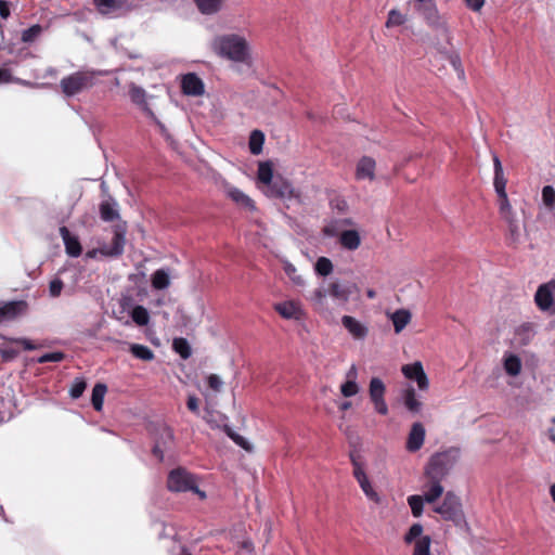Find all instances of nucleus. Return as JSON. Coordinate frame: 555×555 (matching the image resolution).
<instances>
[{"label":"nucleus","mask_w":555,"mask_h":555,"mask_svg":"<svg viewBox=\"0 0 555 555\" xmlns=\"http://www.w3.org/2000/svg\"><path fill=\"white\" fill-rule=\"evenodd\" d=\"M385 390V385L380 378H371L369 386L370 398L374 403L376 412L382 415H386L388 413V406L384 399Z\"/></svg>","instance_id":"9"},{"label":"nucleus","mask_w":555,"mask_h":555,"mask_svg":"<svg viewBox=\"0 0 555 555\" xmlns=\"http://www.w3.org/2000/svg\"><path fill=\"white\" fill-rule=\"evenodd\" d=\"M339 243L348 250H356L361 244V237L356 230H346L340 233Z\"/></svg>","instance_id":"22"},{"label":"nucleus","mask_w":555,"mask_h":555,"mask_svg":"<svg viewBox=\"0 0 555 555\" xmlns=\"http://www.w3.org/2000/svg\"><path fill=\"white\" fill-rule=\"evenodd\" d=\"M106 70L82 69L65 76L60 81L62 92L70 98L93 88L99 77L107 75Z\"/></svg>","instance_id":"2"},{"label":"nucleus","mask_w":555,"mask_h":555,"mask_svg":"<svg viewBox=\"0 0 555 555\" xmlns=\"http://www.w3.org/2000/svg\"><path fill=\"white\" fill-rule=\"evenodd\" d=\"M341 324L354 339L362 340L369 334V328L353 317L344 315Z\"/></svg>","instance_id":"17"},{"label":"nucleus","mask_w":555,"mask_h":555,"mask_svg":"<svg viewBox=\"0 0 555 555\" xmlns=\"http://www.w3.org/2000/svg\"><path fill=\"white\" fill-rule=\"evenodd\" d=\"M340 392L344 397H352L359 392V386L356 380L347 379V382L340 386Z\"/></svg>","instance_id":"51"},{"label":"nucleus","mask_w":555,"mask_h":555,"mask_svg":"<svg viewBox=\"0 0 555 555\" xmlns=\"http://www.w3.org/2000/svg\"><path fill=\"white\" fill-rule=\"evenodd\" d=\"M60 234L63 238L67 255L70 257H79L82 253V247L78 237L73 235L66 227L60 228Z\"/></svg>","instance_id":"18"},{"label":"nucleus","mask_w":555,"mask_h":555,"mask_svg":"<svg viewBox=\"0 0 555 555\" xmlns=\"http://www.w3.org/2000/svg\"><path fill=\"white\" fill-rule=\"evenodd\" d=\"M328 294L336 300L345 304L349 300L351 292L349 287L341 285L338 282H334L328 287Z\"/></svg>","instance_id":"28"},{"label":"nucleus","mask_w":555,"mask_h":555,"mask_svg":"<svg viewBox=\"0 0 555 555\" xmlns=\"http://www.w3.org/2000/svg\"><path fill=\"white\" fill-rule=\"evenodd\" d=\"M42 33V27L39 24L33 25L23 30L21 40L25 43L34 42Z\"/></svg>","instance_id":"44"},{"label":"nucleus","mask_w":555,"mask_h":555,"mask_svg":"<svg viewBox=\"0 0 555 555\" xmlns=\"http://www.w3.org/2000/svg\"><path fill=\"white\" fill-rule=\"evenodd\" d=\"M95 7L102 12L107 13L114 9L119 8L117 0H93Z\"/></svg>","instance_id":"54"},{"label":"nucleus","mask_w":555,"mask_h":555,"mask_svg":"<svg viewBox=\"0 0 555 555\" xmlns=\"http://www.w3.org/2000/svg\"><path fill=\"white\" fill-rule=\"evenodd\" d=\"M12 343L21 345L24 350H35L37 348L29 339L27 338H15L11 339Z\"/></svg>","instance_id":"61"},{"label":"nucleus","mask_w":555,"mask_h":555,"mask_svg":"<svg viewBox=\"0 0 555 555\" xmlns=\"http://www.w3.org/2000/svg\"><path fill=\"white\" fill-rule=\"evenodd\" d=\"M350 460L353 466V476L357 479V481L364 479V477H366V474L360 462V455L356 453H350Z\"/></svg>","instance_id":"47"},{"label":"nucleus","mask_w":555,"mask_h":555,"mask_svg":"<svg viewBox=\"0 0 555 555\" xmlns=\"http://www.w3.org/2000/svg\"><path fill=\"white\" fill-rule=\"evenodd\" d=\"M534 302L543 312H555V279L541 284L535 294Z\"/></svg>","instance_id":"6"},{"label":"nucleus","mask_w":555,"mask_h":555,"mask_svg":"<svg viewBox=\"0 0 555 555\" xmlns=\"http://www.w3.org/2000/svg\"><path fill=\"white\" fill-rule=\"evenodd\" d=\"M257 178L259 183L266 188L274 181L276 177L273 176V168L270 162H261L258 166Z\"/></svg>","instance_id":"26"},{"label":"nucleus","mask_w":555,"mask_h":555,"mask_svg":"<svg viewBox=\"0 0 555 555\" xmlns=\"http://www.w3.org/2000/svg\"><path fill=\"white\" fill-rule=\"evenodd\" d=\"M425 498L421 495H410L408 503L414 517H420L423 514Z\"/></svg>","instance_id":"42"},{"label":"nucleus","mask_w":555,"mask_h":555,"mask_svg":"<svg viewBox=\"0 0 555 555\" xmlns=\"http://www.w3.org/2000/svg\"><path fill=\"white\" fill-rule=\"evenodd\" d=\"M444 520L452 521L455 526L464 522V513L460 499L452 492H448L441 505L435 508Z\"/></svg>","instance_id":"5"},{"label":"nucleus","mask_w":555,"mask_h":555,"mask_svg":"<svg viewBox=\"0 0 555 555\" xmlns=\"http://www.w3.org/2000/svg\"><path fill=\"white\" fill-rule=\"evenodd\" d=\"M27 311L28 302L25 300L0 301V324L13 322Z\"/></svg>","instance_id":"7"},{"label":"nucleus","mask_w":555,"mask_h":555,"mask_svg":"<svg viewBox=\"0 0 555 555\" xmlns=\"http://www.w3.org/2000/svg\"><path fill=\"white\" fill-rule=\"evenodd\" d=\"M334 270L333 262L326 257H319L314 263V272L320 276H327Z\"/></svg>","instance_id":"36"},{"label":"nucleus","mask_w":555,"mask_h":555,"mask_svg":"<svg viewBox=\"0 0 555 555\" xmlns=\"http://www.w3.org/2000/svg\"><path fill=\"white\" fill-rule=\"evenodd\" d=\"M405 22H406L405 15L401 14L398 10L392 9L388 13L386 27L390 28L393 26H400V25H403Z\"/></svg>","instance_id":"45"},{"label":"nucleus","mask_w":555,"mask_h":555,"mask_svg":"<svg viewBox=\"0 0 555 555\" xmlns=\"http://www.w3.org/2000/svg\"><path fill=\"white\" fill-rule=\"evenodd\" d=\"M535 334L534 324L532 323H524L516 330V335L519 337L522 345L529 344L532 337Z\"/></svg>","instance_id":"35"},{"label":"nucleus","mask_w":555,"mask_h":555,"mask_svg":"<svg viewBox=\"0 0 555 555\" xmlns=\"http://www.w3.org/2000/svg\"><path fill=\"white\" fill-rule=\"evenodd\" d=\"M273 309L286 320H294L300 323L307 319V313L302 310L300 304L295 300L276 302Z\"/></svg>","instance_id":"8"},{"label":"nucleus","mask_w":555,"mask_h":555,"mask_svg":"<svg viewBox=\"0 0 555 555\" xmlns=\"http://www.w3.org/2000/svg\"><path fill=\"white\" fill-rule=\"evenodd\" d=\"M65 359V353L62 351L49 352L40 356L37 359L38 363H48V362H61Z\"/></svg>","instance_id":"53"},{"label":"nucleus","mask_w":555,"mask_h":555,"mask_svg":"<svg viewBox=\"0 0 555 555\" xmlns=\"http://www.w3.org/2000/svg\"><path fill=\"white\" fill-rule=\"evenodd\" d=\"M173 440V431L168 426H163L159 429V437L156 439L155 444L152 449V453L154 456L158 459L159 462L164 460V453L167 449L168 443Z\"/></svg>","instance_id":"14"},{"label":"nucleus","mask_w":555,"mask_h":555,"mask_svg":"<svg viewBox=\"0 0 555 555\" xmlns=\"http://www.w3.org/2000/svg\"><path fill=\"white\" fill-rule=\"evenodd\" d=\"M207 384H208L209 388L212 389L214 391H220L221 386H222V382H221L220 377L216 374H210L207 377Z\"/></svg>","instance_id":"59"},{"label":"nucleus","mask_w":555,"mask_h":555,"mask_svg":"<svg viewBox=\"0 0 555 555\" xmlns=\"http://www.w3.org/2000/svg\"><path fill=\"white\" fill-rule=\"evenodd\" d=\"M87 383L83 378H76L69 389V395L73 399H78L86 390Z\"/></svg>","instance_id":"49"},{"label":"nucleus","mask_w":555,"mask_h":555,"mask_svg":"<svg viewBox=\"0 0 555 555\" xmlns=\"http://www.w3.org/2000/svg\"><path fill=\"white\" fill-rule=\"evenodd\" d=\"M423 533V526L421 524H413L404 537V542L410 544L417 538L421 539Z\"/></svg>","instance_id":"52"},{"label":"nucleus","mask_w":555,"mask_h":555,"mask_svg":"<svg viewBox=\"0 0 555 555\" xmlns=\"http://www.w3.org/2000/svg\"><path fill=\"white\" fill-rule=\"evenodd\" d=\"M225 0H194L198 11L205 15L218 13Z\"/></svg>","instance_id":"24"},{"label":"nucleus","mask_w":555,"mask_h":555,"mask_svg":"<svg viewBox=\"0 0 555 555\" xmlns=\"http://www.w3.org/2000/svg\"><path fill=\"white\" fill-rule=\"evenodd\" d=\"M331 206L332 208L337 209L339 212H345L348 209L347 202L339 196L331 199Z\"/></svg>","instance_id":"58"},{"label":"nucleus","mask_w":555,"mask_h":555,"mask_svg":"<svg viewBox=\"0 0 555 555\" xmlns=\"http://www.w3.org/2000/svg\"><path fill=\"white\" fill-rule=\"evenodd\" d=\"M197 477L184 467H177L169 472L167 477V489L171 492L191 491L201 500L206 499L205 491L197 486Z\"/></svg>","instance_id":"4"},{"label":"nucleus","mask_w":555,"mask_h":555,"mask_svg":"<svg viewBox=\"0 0 555 555\" xmlns=\"http://www.w3.org/2000/svg\"><path fill=\"white\" fill-rule=\"evenodd\" d=\"M486 0H464L466 7L474 12H479L485 5Z\"/></svg>","instance_id":"62"},{"label":"nucleus","mask_w":555,"mask_h":555,"mask_svg":"<svg viewBox=\"0 0 555 555\" xmlns=\"http://www.w3.org/2000/svg\"><path fill=\"white\" fill-rule=\"evenodd\" d=\"M493 166H494L493 184H494L495 192H496V194H504V193H506L505 188H506L507 181L504 177L501 160L496 155L493 156Z\"/></svg>","instance_id":"21"},{"label":"nucleus","mask_w":555,"mask_h":555,"mask_svg":"<svg viewBox=\"0 0 555 555\" xmlns=\"http://www.w3.org/2000/svg\"><path fill=\"white\" fill-rule=\"evenodd\" d=\"M440 479H429L428 490L424 493L427 503H434L443 493Z\"/></svg>","instance_id":"33"},{"label":"nucleus","mask_w":555,"mask_h":555,"mask_svg":"<svg viewBox=\"0 0 555 555\" xmlns=\"http://www.w3.org/2000/svg\"><path fill=\"white\" fill-rule=\"evenodd\" d=\"M431 539L423 535L415 542L413 555H429Z\"/></svg>","instance_id":"43"},{"label":"nucleus","mask_w":555,"mask_h":555,"mask_svg":"<svg viewBox=\"0 0 555 555\" xmlns=\"http://www.w3.org/2000/svg\"><path fill=\"white\" fill-rule=\"evenodd\" d=\"M284 271L286 273V275L296 284V285H301L302 284V279L300 275L297 274V270L296 268L289 263V262H286L284 264Z\"/></svg>","instance_id":"56"},{"label":"nucleus","mask_w":555,"mask_h":555,"mask_svg":"<svg viewBox=\"0 0 555 555\" xmlns=\"http://www.w3.org/2000/svg\"><path fill=\"white\" fill-rule=\"evenodd\" d=\"M173 350L180 354L182 359H188L191 356V347L185 338H175L172 343Z\"/></svg>","instance_id":"41"},{"label":"nucleus","mask_w":555,"mask_h":555,"mask_svg":"<svg viewBox=\"0 0 555 555\" xmlns=\"http://www.w3.org/2000/svg\"><path fill=\"white\" fill-rule=\"evenodd\" d=\"M20 354V349L13 346H8L0 349V356L2 361L8 362L12 361Z\"/></svg>","instance_id":"55"},{"label":"nucleus","mask_w":555,"mask_h":555,"mask_svg":"<svg viewBox=\"0 0 555 555\" xmlns=\"http://www.w3.org/2000/svg\"><path fill=\"white\" fill-rule=\"evenodd\" d=\"M227 435L241 448H243L246 451L251 450L250 443L241 435L234 433L229 426H225L224 428Z\"/></svg>","instance_id":"48"},{"label":"nucleus","mask_w":555,"mask_h":555,"mask_svg":"<svg viewBox=\"0 0 555 555\" xmlns=\"http://www.w3.org/2000/svg\"><path fill=\"white\" fill-rule=\"evenodd\" d=\"M416 11L426 20V22L433 27H443L437 7L433 1L429 3L415 4Z\"/></svg>","instance_id":"15"},{"label":"nucleus","mask_w":555,"mask_h":555,"mask_svg":"<svg viewBox=\"0 0 555 555\" xmlns=\"http://www.w3.org/2000/svg\"><path fill=\"white\" fill-rule=\"evenodd\" d=\"M129 95L131 101L142 107L144 112H146L152 118H155L153 111L149 107L146 102V93L145 90L138 86H131L129 90Z\"/></svg>","instance_id":"20"},{"label":"nucleus","mask_w":555,"mask_h":555,"mask_svg":"<svg viewBox=\"0 0 555 555\" xmlns=\"http://www.w3.org/2000/svg\"><path fill=\"white\" fill-rule=\"evenodd\" d=\"M362 491L364 492V494L370 499V500H373L375 502H378L379 501V498H378V494L375 492V490L373 489V487L371 486V482L366 477H364V479H361L358 481Z\"/></svg>","instance_id":"50"},{"label":"nucleus","mask_w":555,"mask_h":555,"mask_svg":"<svg viewBox=\"0 0 555 555\" xmlns=\"http://www.w3.org/2000/svg\"><path fill=\"white\" fill-rule=\"evenodd\" d=\"M114 201H104L100 204V217L105 222H112L119 219V212Z\"/></svg>","instance_id":"23"},{"label":"nucleus","mask_w":555,"mask_h":555,"mask_svg":"<svg viewBox=\"0 0 555 555\" xmlns=\"http://www.w3.org/2000/svg\"><path fill=\"white\" fill-rule=\"evenodd\" d=\"M543 204L551 210L555 209V190L552 185H545L542 189Z\"/></svg>","instance_id":"46"},{"label":"nucleus","mask_w":555,"mask_h":555,"mask_svg":"<svg viewBox=\"0 0 555 555\" xmlns=\"http://www.w3.org/2000/svg\"><path fill=\"white\" fill-rule=\"evenodd\" d=\"M390 319L392 321L395 332L399 334L411 321V313L405 309H399L395 311Z\"/></svg>","instance_id":"25"},{"label":"nucleus","mask_w":555,"mask_h":555,"mask_svg":"<svg viewBox=\"0 0 555 555\" xmlns=\"http://www.w3.org/2000/svg\"><path fill=\"white\" fill-rule=\"evenodd\" d=\"M13 81L12 74L9 69L0 67V83H9Z\"/></svg>","instance_id":"63"},{"label":"nucleus","mask_w":555,"mask_h":555,"mask_svg":"<svg viewBox=\"0 0 555 555\" xmlns=\"http://www.w3.org/2000/svg\"><path fill=\"white\" fill-rule=\"evenodd\" d=\"M211 50L218 56L249 65L251 51L247 39L238 34H223L216 36L211 41Z\"/></svg>","instance_id":"1"},{"label":"nucleus","mask_w":555,"mask_h":555,"mask_svg":"<svg viewBox=\"0 0 555 555\" xmlns=\"http://www.w3.org/2000/svg\"><path fill=\"white\" fill-rule=\"evenodd\" d=\"M425 428L422 423L416 422L412 425L406 440V449L410 452L418 451L424 444Z\"/></svg>","instance_id":"16"},{"label":"nucleus","mask_w":555,"mask_h":555,"mask_svg":"<svg viewBox=\"0 0 555 555\" xmlns=\"http://www.w3.org/2000/svg\"><path fill=\"white\" fill-rule=\"evenodd\" d=\"M131 318L139 326H145L150 321L149 311L143 306H135L131 311Z\"/></svg>","instance_id":"39"},{"label":"nucleus","mask_w":555,"mask_h":555,"mask_svg":"<svg viewBox=\"0 0 555 555\" xmlns=\"http://www.w3.org/2000/svg\"><path fill=\"white\" fill-rule=\"evenodd\" d=\"M107 391L105 384L98 383L92 389L91 402L95 411L100 412L103 408L104 397Z\"/></svg>","instance_id":"30"},{"label":"nucleus","mask_w":555,"mask_h":555,"mask_svg":"<svg viewBox=\"0 0 555 555\" xmlns=\"http://www.w3.org/2000/svg\"><path fill=\"white\" fill-rule=\"evenodd\" d=\"M376 162L370 156L361 157L356 166V179L369 180L375 179Z\"/></svg>","instance_id":"13"},{"label":"nucleus","mask_w":555,"mask_h":555,"mask_svg":"<svg viewBox=\"0 0 555 555\" xmlns=\"http://www.w3.org/2000/svg\"><path fill=\"white\" fill-rule=\"evenodd\" d=\"M64 287V283L61 279H54L49 284V292L52 297H59Z\"/></svg>","instance_id":"57"},{"label":"nucleus","mask_w":555,"mask_h":555,"mask_svg":"<svg viewBox=\"0 0 555 555\" xmlns=\"http://www.w3.org/2000/svg\"><path fill=\"white\" fill-rule=\"evenodd\" d=\"M403 402L405 408L412 413H418L422 409V402L416 399V392L413 387L404 390Z\"/></svg>","instance_id":"31"},{"label":"nucleus","mask_w":555,"mask_h":555,"mask_svg":"<svg viewBox=\"0 0 555 555\" xmlns=\"http://www.w3.org/2000/svg\"><path fill=\"white\" fill-rule=\"evenodd\" d=\"M504 370L511 376H517L521 371V360L516 354H509L504 359Z\"/></svg>","instance_id":"34"},{"label":"nucleus","mask_w":555,"mask_h":555,"mask_svg":"<svg viewBox=\"0 0 555 555\" xmlns=\"http://www.w3.org/2000/svg\"><path fill=\"white\" fill-rule=\"evenodd\" d=\"M401 371L408 379L415 380L421 390L428 389L429 380L420 361L403 365Z\"/></svg>","instance_id":"10"},{"label":"nucleus","mask_w":555,"mask_h":555,"mask_svg":"<svg viewBox=\"0 0 555 555\" xmlns=\"http://www.w3.org/2000/svg\"><path fill=\"white\" fill-rule=\"evenodd\" d=\"M229 197L235 202L236 204L248 208L250 210L255 209L254 201L248 197L246 194H244L241 190L236 188H232L228 192Z\"/></svg>","instance_id":"32"},{"label":"nucleus","mask_w":555,"mask_h":555,"mask_svg":"<svg viewBox=\"0 0 555 555\" xmlns=\"http://www.w3.org/2000/svg\"><path fill=\"white\" fill-rule=\"evenodd\" d=\"M186 406L191 412L198 414L199 413L198 398L195 396H189L188 401H186Z\"/></svg>","instance_id":"60"},{"label":"nucleus","mask_w":555,"mask_h":555,"mask_svg":"<svg viewBox=\"0 0 555 555\" xmlns=\"http://www.w3.org/2000/svg\"><path fill=\"white\" fill-rule=\"evenodd\" d=\"M460 457V449L452 447L442 452H437L430 456L426 467L425 475L429 479H440L446 478L451 469L456 464Z\"/></svg>","instance_id":"3"},{"label":"nucleus","mask_w":555,"mask_h":555,"mask_svg":"<svg viewBox=\"0 0 555 555\" xmlns=\"http://www.w3.org/2000/svg\"><path fill=\"white\" fill-rule=\"evenodd\" d=\"M130 352L133 354V357L143 361H151L154 359L153 351L144 345L132 344L130 346Z\"/></svg>","instance_id":"37"},{"label":"nucleus","mask_w":555,"mask_h":555,"mask_svg":"<svg viewBox=\"0 0 555 555\" xmlns=\"http://www.w3.org/2000/svg\"><path fill=\"white\" fill-rule=\"evenodd\" d=\"M323 233L326 236H335L338 234L336 222H332L323 228Z\"/></svg>","instance_id":"64"},{"label":"nucleus","mask_w":555,"mask_h":555,"mask_svg":"<svg viewBox=\"0 0 555 555\" xmlns=\"http://www.w3.org/2000/svg\"><path fill=\"white\" fill-rule=\"evenodd\" d=\"M507 223L508 240L512 244H517L520 237V228L516 217L503 219Z\"/></svg>","instance_id":"38"},{"label":"nucleus","mask_w":555,"mask_h":555,"mask_svg":"<svg viewBox=\"0 0 555 555\" xmlns=\"http://www.w3.org/2000/svg\"><path fill=\"white\" fill-rule=\"evenodd\" d=\"M264 143V133L261 130L255 129L250 132L248 146L253 155H259L262 152Z\"/></svg>","instance_id":"29"},{"label":"nucleus","mask_w":555,"mask_h":555,"mask_svg":"<svg viewBox=\"0 0 555 555\" xmlns=\"http://www.w3.org/2000/svg\"><path fill=\"white\" fill-rule=\"evenodd\" d=\"M499 197V212L502 219L514 217L512 206L509 204L507 193L498 194Z\"/></svg>","instance_id":"40"},{"label":"nucleus","mask_w":555,"mask_h":555,"mask_svg":"<svg viewBox=\"0 0 555 555\" xmlns=\"http://www.w3.org/2000/svg\"><path fill=\"white\" fill-rule=\"evenodd\" d=\"M126 230L121 227H116L112 242L108 245H103L100 248V253L107 257H118L124 253L126 243L125 238Z\"/></svg>","instance_id":"11"},{"label":"nucleus","mask_w":555,"mask_h":555,"mask_svg":"<svg viewBox=\"0 0 555 555\" xmlns=\"http://www.w3.org/2000/svg\"><path fill=\"white\" fill-rule=\"evenodd\" d=\"M181 90L186 95L199 96L205 92L204 82L196 74L188 73L182 76Z\"/></svg>","instance_id":"12"},{"label":"nucleus","mask_w":555,"mask_h":555,"mask_svg":"<svg viewBox=\"0 0 555 555\" xmlns=\"http://www.w3.org/2000/svg\"><path fill=\"white\" fill-rule=\"evenodd\" d=\"M152 287L160 291L169 287L170 285V278L169 273L165 269H158L156 270L151 278Z\"/></svg>","instance_id":"27"},{"label":"nucleus","mask_w":555,"mask_h":555,"mask_svg":"<svg viewBox=\"0 0 555 555\" xmlns=\"http://www.w3.org/2000/svg\"><path fill=\"white\" fill-rule=\"evenodd\" d=\"M292 188L291 184L282 179L281 177H276L273 182H271L266 188V194L270 197L274 198H283L286 195L291 194Z\"/></svg>","instance_id":"19"}]
</instances>
